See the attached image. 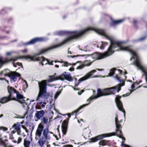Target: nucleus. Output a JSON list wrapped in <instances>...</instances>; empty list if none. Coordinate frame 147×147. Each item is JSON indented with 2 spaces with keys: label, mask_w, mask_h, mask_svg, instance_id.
I'll return each mask as SVG.
<instances>
[{
  "label": "nucleus",
  "mask_w": 147,
  "mask_h": 147,
  "mask_svg": "<svg viewBox=\"0 0 147 147\" xmlns=\"http://www.w3.org/2000/svg\"><path fill=\"white\" fill-rule=\"evenodd\" d=\"M121 86L122 85L121 84H119L115 86L106 88L102 90H101L99 88L97 90V95L90 97L87 100V102H88V103L84 104L80 106L76 110L73 112L71 115H73V113H78L81 109L88 105L90 104V102L93 99L97 98L102 96L114 94L116 92H118L121 90Z\"/></svg>",
  "instance_id": "nucleus-1"
},
{
  "label": "nucleus",
  "mask_w": 147,
  "mask_h": 147,
  "mask_svg": "<svg viewBox=\"0 0 147 147\" xmlns=\"http://www.w3.org/2000/svg\"><path fill=\"white\" fill-rule=\"evenodd\" d=\"M49 80H44L40 82L38 81L39 92L38 95L36 99V100H42L41 98H43L45 100L49 98H52V96L49 92H47V83L52 82L58 79L55 77V75L49 76Z\"/></svg>",
  "instance_id": "nucleus-2"
},
{
  "label": "nucleus",
  "mask_w": 147,
  "mask_h": 147,
  "mask_svg": "<svg viewBox=\"0 0 147 147\" xmlns=\"http://www.w3.org/2000/svg\"><path fill=\"white\" fill-rule=\"evenodd\" d=\"M44 127L41 123L38 125L35 134V139L37 140L38 138L44 141L46 144H48L50 140L51 134H53V132L50 131L49 127L44 129Z\"/></svg>",
  "instance_id": "nucleus-3"
},
{
  "label": "nucleus",
  "mask_w": 147,
  "mask_h": 147,
  "mask_svg": "<svg viewBox=\"0 0 147 147\" xmlns=\"http://www.w3.org/2000/svg\"><path fill=\"white\" fill-rule=\"evenodd\" d=\"M129 52L132 55V57L130 58V60L131 61L133 58L134 59V65H135L138 69L141 70L144 73L146 76V80L147 82V71L145 67L142 65L138 55L136 52L132 49L131 48Z\"/></svg>",
  "instance_id": "nucleus-4"
},
{
  "label": "nucleus",
  "mask_w": 147,
  "mask_h": 147,
  "mask_svg": "<svg viewBox=\"0 0 147 147\" xmlns=\"http://www.w3.org/2000/svg\"><path fill=\"white\" fill-rule=\"evenodd\" d=\"M7 90L9 93V97L12 100H16V97L18 101L23 104L25 102L24 98L23 95L18 93L13 88L9 86L7 87Z\"/></svg>",
  "instance_id": "nucleus-5"
},
{
  "label": "nucleus",
  "mask_w": 147,
  "mask_h": 147,
  "mask_svg": "<svg viewBox=\"0 0 147 147\" xmlns=\"http://www.w3.org/2000/svg\"><path fill=\"white\" fill-rule=\"evenodd\" d=\"M121 127L120 128L121 132L120 134V133L119 131H117L116 129V131L115 132H112L111 133L99 135L95 137L91 138L90 139L91 142H95L97 141L98 140L101 139L106 137H108L111 136H112L116 135L122 139V142L123 143L125 141V139H124V137L122 136V134L121 132Z\"/></svg>",
  "instance_id": "nucleus-6"
},
{
  "label": "nucleus",
  "mask_w": 147,
  "mask_h": 147,
  "mask_svg": "<svg viewBox=\"0 0 147 147\" xmlns=\"http://www.w3.org/2000/svg\"><path fill=\"white\" fill-rule=\"evenodd\" d=\"M8 71V69H4L0 73V74L2 75L3 74L5 76H7L9 77L12 82H15L16 80L17 77H20L21 76L19 73L16 72L11 71L7 73V71Z\"/></svg>",
  "instance_id": "nucleus-7"
},
{
  "label": "nucleus",
  "mask_w": 147,
  "mask_h": 147,
  "mask_svg": "<svg viewBox=\"0 0 147 147\" xmlns=\"http://www.w3.org/2000/svg\"><path fill=\"white\" fill-rule=\"evenodd\" d=\"M96 71V70L93 69L87 73L86 75L78 80V81L80 82L82 81L85 80L90 78H98V76H93V74Z\"/></svg>",
  "instance_id": "nucleus-8"
},
{
  "label": "nucleus",
  "mask_w": 147,
  "mask_h": 147,
  "mask_svg": "<svg viewBox=\"0 0 147 147\" xmlns=\"http://www.w3.org/2000/svg\"><path fill=\"white\" fill-rule=\"evenodd\" d=\"M121 98V96L117 95L115 98V102L118 109L119 111H122L123 113L124 116L125 117V111L123 108L122 102L120 100Z\"/></svg>",
  "instance_id": "nucleus-9"
},
{
  "label": "nucleus",
  "mask_w": 147,
  "mask_h": 147,
  "mask_svg": "<svg viewBox=\"0 0 147 147\" xmlns=\"http://www.w3.org/2000/svg\"><path fill=\"white\" fill-rule=\"evenodd\" d=\"M59 79L63 80L66 79L69 82H71L73 79L69 73L67 74L65 72H63L59 77Z\"/></svg>",
  "instance_id": "nucleus-10"
},
{
  "label": "nucleus",
  "mask_w": 147,
  "mask_h": 147,
  "mask_svg": "<svg viewBox=\"0 0 147 147\" xmlns=\"http://www.w3.org/2000/svg\"><path fill=\"white\" fill-rule=\"evenodd\" d=\"M38 61L39 63H40L43 65H44V64L45 65L47 64L51 65H53L52 63L53 62L52 61L50 62L48 59H46L43 57H38Z\"/></svg>",
  "instance_id": "nucleus-11"
},
{
  "label": "nucleus",
  "mask_w": 147,
  "mask_h": 147,
  "mask_svg": "<svg viewBox=\"0 0 147 147\" xmlns=\"http://www.w3.org/2000/svg\"><path fill=\"white\" fill-rule=\"evenodd\" d=\"M90 60H86L83 62V64L80 66H78L77 68V69H81L83 68L85 66H90L93 62Z\"/></svg>",
  "instance_id": "nucleus-12"
},
{
  "label": "nucleus",
  "mask_w": 147,
  "mask_h": 147,
  "mask_svg": "<svg viewBox=\"0 0 147 147\" xmlns=\"http://www.w3.org/2000/svg\"><path fill=\"white\" fill-rule=\"evenodd\" d=\"M45 114V111L43 110L36 111L35 114V116L38 119H40Z\"/></svg>",
  "instance_id": "nucleus-13"
},
{
  "label": "nucleus",
  "mask_w": 147,
  "mask_h": 147,
  "mask_svg": "<svg viewBox=\"0 0 147 147\" xmlns=\"http://www.w3.org/2000/svg\"><path fill=\"white\" fill-rule=\"evenodd\" d=\"M43 39L42 38H34L25 44L26 45L34 44L38 41H43Z\"/></svg>",
  "instance_id": "nucleus-14"
},
{
  "label": "nucleus",
  "mask_w": 147,
  "mask_h": 147,
  "mask_svg": "<svg viewBox=\"0 0 147 147\" xmlns=\"http://www.w3.org/2000/svg\"><path fill=\"white\" fill-rule=\"evenodd\" d=\"M68 121L64 120L62 124V131L63 134L65 135L67 131Z\"/></svg>",
  "instance_id": "nucleus-15"
},
{
  "label": "nucleus",
  "mask_w": 147,
  "mask_h": 147,
  "mask_svg": "<svg viewBox=\"0 0 147 147\" xmlns=\"http://www.w3.org/2000/svg\"><path fill=\"white\" fill-rule=\"evenodd\" d=\"M115 121L116 127V128H117V131H119L120 134L121 133L120 128H121V126L119 123V121L118 120L117 116V114L115 115Z\"/></svg>",
  "instance_id": "nucleus-16"
},
{
  "label": "nucleus",
  "mask_w": 147,
  "mask_h": 147,
  "mask_svg": "<svg viewBox=\"0 0 147 147\" xmlns=\"http://www.w3.org/2000/svg\"><path fill=\"white\" fill-rule=\"evenodd\" d=\"M123 20H112V22L111 23L110 25L111 26L114 25L119 24L123 21Z\"/></svg>",
  "instance_id": "nucleus-17"
},
{
  "label": "nucleus",
  "mask_w": 147,
  "mask_h": 147,
  "mask_svg": "<svg viewBox=\"0 0 147 147\" xmlns=\"http://www.w3.org/2000/svg\"><path fill=\"white\" fill-rule=\"evenodd\" d=\"M31 141L28 138H26L24 140V145L25 147H30Z\"/></svg>",
  "instance_id": "nucleus-18"
},
{
  "label": "nucleus",
  "mask_w": 147,
  "mask_h": 147,
  "mask_svg": "<svg viewBox=\"0 0 147 147\" xmlns=\"http://www.w3.org/2000/svg\"><path fill=\"white\" fill-rule=\"evenodd\" d=\"M38 141L37 142L38 145L40 147H44V145L46 143L41 139L40 138H38Z\"/></svg>",
  "instance_id": "nucleus-19"
},
{
  "label": "nucleus",
  "mask_w": 147,
  "mask_h": 147,
  "mask_svg": "<svg viewBox=\"0 0 147 147\" xmlns=\"http://www.w3.org/2000/svg\"><path fill=\"white\" fill-rule=\"evenodd\" d=\"M11 99L9 97H5L0 100V102L2 103H5Z\"/></svg>",
  "instance_id": "nucleus-20"
},
{
  "label": "nucleus",
  "mask_w": 147,
  "mask_h": 147,
  "mask_svg": "<svg viewBox=\"0 0 147 147\" xmlns=\"http://www.w3.org/2000/svg\"><path fill=\"white\" fill-rule=\"evenodd\" d=\"M55 63H56L57 62H59L60 63H63V64L62 65V66H64V67H67L68 65H70V64L68 63V62L66 61H55Z\"/></svg>",
  "instance_id": "nucleus-21"
},
{
  "label": "nucleus",
  "mask_w": 147,
  "mask_h": 147,
  "mask_svg": "<svg viewBox=\"0 0 147 147\" xmlns=\"http://www.w3.org/2000/svg\"><path fill=\"white\" fill-rule=\"evenodd\" d=\"M20 125L18 123L16 124H14L12 126V127L14 129L16 130L17 131H20Z\"/></svg>",
  "instance_id": "nucleus-22"
},
{
  "label": "nucleus",
  "mask_w": 147,
  "mask_h": 147,
  "mask_svg": "<svg viewBox=\"0 0 147 147\" xmlns=\"http://www.w3.org/2000/svg\"><path fill=\"white\" fill-rule=\"evenodd\" d=\"M48 119L47 117H43L41 119V122L45 124L47 123Z\"/></svg>",
  "instance_id": "nucleus-23"
},
{
  "label": "nucleus",
  "mask_w": 147,
  "mask_h": 147,
  "mask_svg": "<svg viewBox=\"0 0 147 147\" xmlns=\"http://www.w3.org/2000/svg\"><path fill=\"white\" fill-rule=\"evenodd\" d=\"M107 143L108 141L106 140H102L99 142V144L100 145L104 146L107 145Z\"/></svg>",
  "instance_id": "nucleus-24"
},
{
  "label": "nucleus",
  "mask_w": 147,
  "mask_h": 147,
  "mask_svg": "<svg viewBox=\"0 0 147 147\" xmlns=\"http://www.w3.org/2000/svg\"><path fill=\"white\" fill-rule=\"evenodd\" d=\"M28 111H26L24 114L23 115L21 116H20L19 117H18V118H22V119H23L25 117H26V118H28V115H27V114L28 113Z\"/></svg>",
  "instance_id": "nucleus-25"
},
{
  "label": "nucleus",
  "mask_w": 147,
  "mask_h": 147,
  "mask_svg": "<svg viewBox=\"0 0 147 147\" xmlns=\"http://www.w3.org/2000/svg\"><path fill=\"white\" fill-rule=\"evenodd\" d=\"M115 68H113L111 69L110 71V72L109 74V76H113L114 74L115 70H116Z\"/></svg>",
  "instance_id": "nucleus-26"
},
{
  "label": "nucleus",
  "mask_w": 147,
  "mask_h": 147,
  "mask_svg": "<svg viewBox=\"0 0 147 147\" xmlns=\"http://www.w3.org/2000/svg\"><path fill=\"white\" fill-rule=\"evenodd\" d=\"M1 135L0 134V144L3 145L4 147H8L7 146L6 144L5 143V142L2 141L1 139Z\"/></svg>",
  "instance_id": "nucleus-27"
},
{
  "label": "nucleus",
  "mask_w": 147,
  "mask_h": 147,
  "mask_svg": "<svg viewBox=\"0 0 147 147\" xmlns=\"http://www.w3.org/2000/svg\"><path fill=\"white\" fill-rule=\"evenodd\" d=\"M101 45L100 47V49H103L104 48L105 46L107 45V43L106 42H104L103 41L101 42Z\"/></svg>",
  "instance_id": "nucleus-28"
},
{
  "label": "nucleus",
  "mask_w": 147,
  "mask_h": 147,
  "mask_svg": "<svg viewBox=\"0 0 147 147\" xmlns=\"http://www.w3.org/2000/svg\"><path fill=\"white\" fill-rule=\"evenodd\" d=\"M39 104L41 105V106L42 107H45V105L46 104V103L45 102H39Z\"/></svg>",
  "instance_id": "nucleus-29"
},
{
  "label": "nucleus",
  "mask_w": 147,
  "mask_h": 147,
  "mask_svg": "<svg viewBox=\"0 0 147 147\" xmlns=\"http://www.w3.org/2000/svg\"><path fill=\"white\" fill-rule=\"evenodd\" d=\"M61 93V91L57 92L56 93L55 95L54 98L55 99H56L58 97V96L60 95Z\"/></svg>",
  "instance_id": "nucleus-30"
},
{
  "label": "nucleus",
  "mask_w": 147,
  "mask_h": 147,
  "mask_svg": "<svg viewBox=\"0 0 147 147\" xmlns=\"http://www.w3.org/2000/svg\"><path fill=\"white\" fill-rule=\"evenodd\" d=\"M22 139V138L21 137H19L18 138L17 142H16L18 144H19L21 142Z\"/></svg>",
  "instance_id": "nucleus-31"
},
{
  "label": "nucleus",
  "mask_w": 147,
  "mask_h": 147,
  "mask_svg": "<svg viewBox=\"0 0 147 147\" xmlns=\"http://www.w3.org/2000/svg\"><path fill=\"white\" fill-rule=\"evenodd\" d=\"M7 129V128L6 127L1 126L0 127V130H2L3 131H6Z\"/></svg>",
  "instance_id": "nucleus-32"
},
{
  "label": "nucleus",
  "mask_w": 147,
  "mask_h": 147,
  "mask_svg": "<svg viewBox=\"0 0 147 147\" xmlns=\"http://www.w3.org/2000/svg\"><path fill=\"white\" fill-rule=\"evenodd\" d=\"M28 50L26 49H25L24 50L21 51L23 53H26L28 52Z\"/></svg>",
  "instance_id": "nucleus-33"
},
{
  "label": "nucleus",
  "mask_w": 147,
  "mask_h": 147,
  "mask_svg": "<svg viewBox=\"0 0 147 147\" xmlns=\"http://www.w3.org/2000/svg\"><path fill=\"white\" fill-rule=\"evenodd\" d=\"M72 145H66L63 146V147H72Z\"/></svg>",
  "instance_id": "nucleus-34"
},
{
  "label": "nucleus",
  "mask_w": 147,
  "mask_h": 147,
  "mask_svg": "<svg viewBox=\"0 0 147 147\" xmlns=\"http://www.w3.org/2000/svg\"><path fill=\"white\" fill-rule=\"evenodd\" d=\"M134 90H132V91H131L130 92V93H128V94H126V95L125 96L124 95H123V96H129V95H130V94H131V93H132V92H133Z\"/></svg>",
  "instance_id": "nucleus-35"
},
{
  "label": "nucleus",
  "mask_w": 147,
  "mask_h": 147,
  "mask_svg": "<svg viewBox=\"0 0 147 147\" xmlns=\"http://www.w3.org/2000/svg\"><path fill=\"white\" fill-rule=\"evenodd\" d=\"M67 57H68L69 58H71V57L73 58L74 57H78V56L68 55Z\"/></svg>",
  "instance_id": "nucleus-36"
},
{
  "label": "nucleus",
  "mask_w": 147,
  "mask_h": 147,
  "mask_svg": "<svg viewBox=\"0 0 147 147\" xmlns=\"http://www.w3.org/2000/svg\"><path fill=\"white\" fill-rule=\"evenodd\" d=\"M136 84V83H135L133 84L131 86V88L133 90L135 88V85Z\"/></svg>",
  "instance_id": "nucleus-37"
},
{
  "label": "nucleus",
  "mask_w": 147,
  "mask_h": 147,
  "mask_svg": "<svg viewBox=\"0 0 147 147\" xmlns=\"http://www.w3.org/2000/svg\"><path fill=\"white\" fill-rule=\"evenodd\" d=\"M69 70L70 71H74V68L73 67H71L69 69Z\"/></svg>",
  "instance_id": "nucleus-38"
},
{
  "label": "nucleus",
  "mask_w": 147,
  "mask_h": 147,
  "mask_svg": "<svg viewBox=\"0 0 147 147\" xmlns=\"http://www.w3.org/2000/svg\"><path fill=\"white\" fill-rule=\"evenodd\" d=\"M23 128L25 129L26 131L27 132H28V131L27 130V128L25 127L24 126H23Z\"/></svg>",
  "instance_id": "nucleus-39"
},
{
  "label": "nucleus",
  "mask_w": 147,
  "mask_h": 147,
  "mask_svg": "<svg viewBox=\"0 0 147 147\" xmlns=\"http://www.w3.org/2000/svg\"><path fill=\"white\" fill-rule=\"evenodd\" d=\"M28 116V118H30L32 117V114H30L29 116Z\"/></svg>",
  "instance_id": "nucleus-40"
},
{
  "label": "nucleus",
  "mask_w": 147,
  "mask_h": 147,
  "mask_svg": "<svg viewBox=\"0 0 147 147\" xmlns=\"http://www.w3.org/2000/svg\"><path fill=\"white\" fill-rule=\"evenodd\" d=\"M0 80H5L8 83V81L6 80L5 78H0Z\"/></svg>",
  "instance_id": "nucleus-41"
},
{
  "label": "nucleus",
  "mask_w": 147,
  "mask_h": 147,
  "mask_svg": "<svg viewBox=\"0 0 147 147\" xmlns=\"http://www.w3.org/2000/svg\"><path fill=\"white\" fill-rule=\"evenodd\" d=\"M145 38V37H142V38H140L139 39V40L140 41H141V40H144Z\"/></svg>",
  "instance_id": "nucleus-42"
},
{
  "label": "nucleus",
  "mask_w": 147,
  "mask_h": 147,
  "mask_svg": "<svg viewBox=\"0 0 147 147\" xmlns=\"http://www.w3.org/2000/svg\"><path fill=\"white\" fill-rule=\"evenodd\" d=\"M82 136H84V138H85V136H86V134L85 132H84L83 134H82Z\"/></svg>",
  "instance_id": "nucleus-43"
},
{
  "label": "nucleus",
  "mask_w": 147,
  "mask_h": 147,
  "mask_svg": "<svg viewBox=\"0 0 147 147\" xmlns=\"http://www.w3.org/2000/svg\"><path fill=\"white\" fill-rule=\"evenodd\" d=\"M68 117L69 119H67V120H66L68 121V120H69V118H70V117H71V115H70V114H68Z\"/></svg>",
  "instance_id": "nucleus-44"
},
{
  "label": "nucleus",
  "mask_w": 147,
  "mask_h": 147,
  "mask_svg": "<svg viewBox=\"0 0 147 147\" xmlns=\"http://www.w3.org/2000/svg\"><path fill=\"white\" fill-rule=\"evenodd\" d=\"M96 69L97 70H98V71H103L104 70V69H98V68H96Z\"/></svg>",
  "instance_id": "nucleus-45"
},
{
  "label": "nucleus",
  "mask_w": 147,
  "mask_h": 147,
  "mask_svg": "<svg viewBox=\"0 0 147 147\" xmlns=\"http://www.w3.org/2000/svg\"><path fill=\"white\" fill-rule=\"evenodd\" d=\"M70 49V48H69L68 49V53L69 54H72V53H71V51H69V49Z\"/></svg>",
  "instance_id": "nucleus-46"
},
{
  "label": "nucleus",
  "mask_w": 147,
  "mask_h": 147,
  "mask_svg": "<svg viewBox=\"0 0 147 147\" xmlns=\"http://www.w3.org/2000/svg\"><path fill=\"white\" fill-rule=\"evenodd\" d=\"M24 81L25 83V84H26V86H27V87H28V84H27V82L25 80H24Z\"/></svg>",
  "instance_id": "nucleus-47"
},
{
  "label": "nucleus",
  "mask_w": 147,
  "mask_h": 147,
  "mask_svg": "<svg viewBox=\"0 0 147 147\" xmlns=\"http://www.w3.org/2000/svg\"><path fill=\"white\" fill-rule=\"evenodd\" d=\"M17 134L18 135H20V131H17Z\"/></svg>",
  "instance_id": "nucleus-48"
},
{
  "label": "nucleus",
  "mask_w": 147,
  "mask_h": 147,
  "mask_svg": "<svg viewBox=\"0 0 147 147\" xmlns=\"http://www.w3.org/2000/svg\"><path fill=\"white\" fill-rule=\"evenodd\" d=\"M133 23L134 24H136L137 23V21L136 20H134L133 21Z\"/></svg>",
  "instance_id": "nucleus-49"
},
{
  "label": "nucleus",
  "mask_w": 147,
  "mask_h": 147,
  "mask_svg": "<svg viewBox=\"0 0 147 147\" xmlns=\"http://www.w3.org/2000/svg\"><path fill=\"white\" fill-rule=\"evenodd\" d=\"M84 92V90H82V91H81V93H80L79 92H78V94L79 95H80L81 94H82V93L83 92Z\"/></svg>",
  "instance_id": "nucleus-50"
},
{
  "label": "nucleus",
  "mask_w": 147,
  "mask_h": 147,
  "mask_svg": "<svg viewBox=\"0 0 147 147\" xmlns=\"http://www.w3.org/2000/svg\"><path fill=\"white\" fill-rule=\"evenodd\" d=\"M11 54V53L10 52H7L6 53V55H9Z\"/></svg>",
  "instance_id": "nucleus-51"
},
{
  "label": "nucleus",
  "mask_w": 147,
  "mask_h": 147,
  "mask_svg": "<svg viewBox=\"0 0 147 147\" xmlns=\"http://www.w3.org/2000/svg\"><path fill=\"white\" fill-rule=\"evenodd\" d=\"M55 67L57 68H58L59 67V66L58 65H55Z\"/></svg>",
  "instance_id": "nucleus-52"
},
{
  "label": "nucleus",
  "mask_w": 147,
  "mask_h": 147,
  "mask_svg": "<svg viewBox=\"0 0 147 147\" xmlns=\"http://www.w3.org/2000/svg\"><path fill=\"white\" fill-rule=\"evenodd\" d=\"M3 114H1L0 115V117H2L3 116Z\"/></svg>",
  "instance_id": "nucleus-53"
},
{
  "label": "nucleus",
  "mask_w": 147,
  "mask_h": 147,
  "mask_svg": "<svg viewBox=\"0 0 147 147\" xmlns=\"http://www.w3.org/2000/svg\"><path fill=\"white\" fill-rule=\"evenodd\" d=\"M119 73H121V71L120 70H119Z\"/></svg>",
  "instance_id": "nucleus-54"
},
{
  "label": "nucleus",
  "mask_w": 147,
  "mask_h": 147,
  "mask_svg": "<svg viewBox=\"0 0 147 147\" xmlns=\"http://www.w3.org/2000/svg\"><path fill=\"white\" fill-rule=\"evenodd\" d=\"M51 102H52V101L51 100L50 101V104H51Z\"/></svg>",
  "instance_id": "nucleus-55"
},
{
  "label": "nucleus",
  "mask_w": 147,
  "mask_h": 147,
  "mask_svg": "<svg viewBox=\"0 0 147 147\" xmlns=\"http://www.w3.org/2000/svg\"><path fill=\"white\" fill-rule=\"evenodd\" d=\"M76 63H73V65H76Z\"/></svg>",
  "instance_id": "nucleus-56"
},
{
  "label": "nucleus",
  "mask_w": 147,
  "mask_h": 147,
  "mask_svg": "<svg viewBox=\"0 0 147 147\" xmlns=\"http://www.w3.org/2000/svg\"><path fill=\"white\" fill-rule=\"evenodd\" d=\"M78 123H80L79 121V120H78Z\"/></svg>",
  "instance_id": "nucleus-57"
},
{
  "label": "nucleus",
  "mask_w": 147,
  "mask_h": 147,
  "mask_svg": "<svg viewBox=\"0 0 147 147\" xmlns=\"http://www.w3.org/2000/svg\"><path fill=\"white\" fill-rule=\"evenodd\" d=\"M75 78V80H77V79L76 78Z\"/></svg>",
  "instance_id": "nucleus-58"
},
{
  "label": "nucleus",
  "mask_w": 147,
  "mask_h": 147,
  "mask_svg": "<svg viewBox=\"0 0 147 147\" xmlns=\"http://www.w3.org/2000/svg\"><path fill=\"white\" fill-rule=\"evenodd\" d=\"M34 101V100H32V102H33V101Z\"/></svg>",
  "instance_id": "nucleus-59"
},
{
  "label": "nucleus",
  "mask_w": 147,
  "mask_h": 147,
  "mask_svg": "<svg viewBox=\"0 0 147 147\" xmlns=\"http://www.w3.org/2000/svg\"><path fill=\"white\" fill-rule=\"evenodd\" d=\"M80 120L81 121H82V119H81Z\"/></svg>",
  "instance_id": "nucleus-60"
},
{
  "label": "nucleus",
  "mask_w": 147,
  "mask_h": 147,
  "mask_svg": "<svg viewBox=\"0 0 147 147\" xmlns=\"http://www.w3.org/2000/svg\"><path fill=\"white\" fill-rule=\"evenodd\" d=\"M144 88H146V87H145V86H144Z\"/></svg>",
  "instance_id": "nucleus-61"
},
{
  "label": "nucleus",
  "mask_w": 147,
  "mask_h": 147,
  "mask_svg": "<svg viewBox=\"0 0 147 147\" xmlns=\"http://www.w3.org/2000/svg\"><path fill=\"white\" fill-rule=\"evenodd\" d=\"M84 55H82V56H84Z\"/></svg>",
  "instance_id": "nucleus-62"
},
{
  "label": "nucleus",
  "mask_w": 147,
  "mask_h": 147,
  "mask_svg": "<svg viewBox=\"0 0 147 147\" xmlns=\"http://www.w3.org/2000/svg\"><path fill=\"white\" fill-rule=\"evenodd\" d=\"M34 129V127H32V129Z\"/></svg>",
  "instance_id": "nucleus-63"
},
{
  "label": "nucleus",
  "mask_w": 147,
  "mask_h": 147,
  "mask_svg": "<svg viewBox=\"0 0 147 147\" xmlns=\"http://www.w3.org/2000/svg\"><path fill=\"white\" fill-rule=\"evenodd\" d=\"M85 51H87V50H85Z\"/></svg>",
  "instance_id": "nucleus-64"
}]
</instances>
